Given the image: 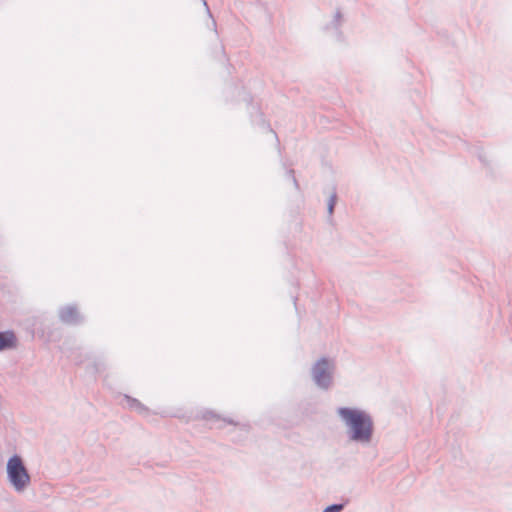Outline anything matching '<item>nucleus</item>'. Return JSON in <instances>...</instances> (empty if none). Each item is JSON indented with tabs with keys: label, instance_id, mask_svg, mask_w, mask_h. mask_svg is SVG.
Instances as JSON below:
<instances>
[{
	"label": "nucleus",
	"instance_id": "1",
	"mask_svg": "<svg viewBox=\"0 0 512 512\" xmlns=\"http://www.w3.org/2000/svg\"><path fill=\"white\" fill-rule=\"evenodd\" d=\"M336 413L346 427L349 442L362 447L372 443L375 426L370 413L358 407L348 406L338 407Z\"/></svg>",
	"mask_w": 512,
	"mask_h": 512
},
{
	"label": "nucleus",
	"instance_id": "2",
	"mask_svg": "<svg viewBox=\"0 0 512 512\" xmlns=\"http://www.w3.org/2000/svg\"><path fill=\"white\" fill-rule=\"evenodd\" d=\"M7 479L16 492H23L31 483V476L23 458L14 453L6 464Z\"/></svg>",
	"mask_w": 512,
	"mask_h": 512
},
{
	"label": "nucleus",
	"instance_id": "3",
	"mask_svg": "<svg viewBox=\"0 0 512 512\" xmlns=\"http://www.w3.org/2000/svg\"><path fill=\"white\" fill-rule=\"evenodd\" d=\"M335 364L326 356L320 357L311 368V378L314 384L323 391H328L333 385Z\"/></svg>",
	"mask_w": 512,
	"mask_h": 512
},
{
	"label": "nucleus",
	"instance_id": "4",
	"mask_svg": "<svg viewBox=\"0 0 512 512\" xmlns=\"http://www.w3.org/2000/svg\"><path fill=\"white\" fill-rule=\"evenodd\" d=\"M60 322L68 326H78L85 322V317L80 313L76 304H68L58 309Z\"/></svg>",
	"mask_w": 512,
	"mask_h": 512
},
{
	"label": "nucleus",
	"instance_id": "5",
	"mask_svg": "<svg viewBox=\"0 0 512 512\" xmlns=\"http://www.w3.org/2000/svg\"><path fill=\"white\" fill-rule=\"evenodd\" d=\"M342 18V12L338 9L334 14L333 19L323 28L325 32L332 31L335 40L340 43L345 42V36L343 31L341 30Z\"/></svg>",
	"mask_w": 512,
	"mask_h": 512
},
{
	"label": "nucleus",
	"instance_id": "6",
	"mask_svg": "<svg viewBox=\"0 0 512 512\" xmlns=\"http://www.w3.org/2000/svg\"><path fill=\"white\" fill-rule=\"evenodd\" d=\"M18 338L13 330L0 331V352L17 347Z\"/></svg>",
	"mask_w": 512,
	"mask_h": 512
},
{
	"label": "nucleus",
	"instance_id": "7",
	"mask_svg": "<svg viewBox=\"0 0 512 512\" xmlns=\"http://www.w3.org/2000/svg\"><path fill=\"white\" fill-rule=\"evenodd\" d=\"M124 400L126 401L128 407L130 409L136 410L141 415H148L149 409L141 403L138 399L130 396V395H124Z\"/></svg>",
	"mask_w": 512,
	"mask_h": 512
},
{
	"label": "nucleus",
	"instance_id": "8",
	"mask_svg": "<svg viewBox=\"0 0 512 512\" xmlns=\"http://www.w3.org/2000/svg\"><path fill=\"white\" fill-rule=\"evenodd\" d=\"M337 199H338V196H337V192H336V187L334 186L333 191H332V193L328 199V202H327V212H328V215L330 218L332 217V215L334 213Z\"/></svg>",
	"mask_w": 512,
	"mask_h": 512
},
{
	"label": "nucleus",
	"instance_id": "9",
	"mask_svg": "<svg viewBox=\"0 0 512 512\" xmlns=\"http://www.w3.org/2000/svg\"><path fill=\"white\" fill-rule=\"evenodd\" d=\"M349 499H345L341 503H333L326 506L322 512H342L344 508L348 505Z\"/></svg>",
	"mask_w": 512,
	"mask_h": 512
},
{
	"label": "nucleus",
	"instance_id": "10",
	"mask_svg": "<svg viewBox=\"0 0 512 512\" xmlns=\"http://www.w3.org/2000/svg\"><path fill=\"white\" fill-rule=\"evenodd\" d=\"M201 1H202L203 5H204V6H205V8H206V12H207L208 16H209V17H211V18H213L212 13H211V11H210V8H209V6H208L207 1H206V0H201ZM212 21H213V25H214V26H216V21H215L214 19H212Z\"/></svg>",
	"mask_w": 512,
	"mask_h": 512
},
{
	"label": "nucleus",
	"instance_id": "11",
	"mask_svg": "<svg viewBox=\"0 0 512 512\" xmlns=\"http://www.w3.org/2000/svg\"><path fill=\"white\" fill-rule=\"evenodd\" d=\"M204 418L205 419H210V418H216V419H219V415H217L216 413H214L213 411H207L205 414H204Z\"/></svg>",
	"mask_w": 512,
	"mask_h": 512
},
{
	"label": "nucleus",
	"instance_id": "12",
	"mask_svg": "<svg viewBox=\"0 0 512 512\" xmlns=\"http://www.w3.org/2000/svg\"><path fill=\"white\" fill-rule=\"evenodd\" d=\"M252 108L257 112L258 116L260 117L262 125H265V120L263 119V113L256 106H252Z\"/></svg>",
	"mask_w": 512,
	"mask_h": 512
},
{
	"label": "nucleus",
	"instance_id": "13",
	"mask_svg": "<svg viewBox=\"0 0 512 512\" xmlns=\"http://www.w3.org/2000/svg\"><path fill=\"white\" fill-rule=\"evenodd\" d=\"M223 421L229 425H238V423L231 418H223Z\"/></svg>",
	"mask_w": 512,
	"mask_h": 512
},
{
	"label": "nucleus",
	"instance_id": "14",
	"mask_svg": "<svg viewBox=\"0 0 512 512\" xmlns=\"http://www.w3.org/2000/svg\"><path fill=\"white\" fill-rule=\"evenodd\" d=\"M286 176L290 179H293V176H295V171L293 169H288L286 171Z\"/></svg>",
	"mask_w": 512,
	"mask_h": 512
},
{
	"label": "nucleus",
	"instance_id": "15",
	"mask_svg": "<svg viewBox=\"0 0 512 512\" xmlns=\"http://www.w3.org/2000/svg\"><path fill=\"white\" fill-rule=\"evenodd\" d=\"M291 180H292V182H293L294 187H295L297 190H299V189H300V185H299V182H298V180L296 179V177H295V176H293V179H291Z\"/></svg>",
	"mask_w": 512,
	"mask_h": 512
},
{
	"label": "nucleus",
	"instance_id": "16",
	"mask_svg": "<svg viewBox=\"0 0 512 512\" xmlns=\"http://www.w3.org/2000/svg\"><path fill=\"white\" fill-rule=\"evenodd\" d=\"M478 158H479L480 162H482L484 165H487L486 158L484 157V155L482 153H479Z\"/></svg>",
	"mask_w": 512,
	"mask_h": 512
},
{
	"label": "nucleus",
	"instance_id": "17",
	"mask_svg": "<svg viewBox=\"0 0 512 512\" xmlns=\"http://www.w3.org/2000/svg\"><path fill=\"white\" fill-rule=\"evenodd\" d=\"M252 101H253L252 96H249V100H248L249 105H252Z\"/></svg>",
	"mask_w": 512,
	"mask_h": 512
},
{
	"label": "nucleus",
	"instance_id": "18",
	"mask_svg": "<svg viewBox=\"0 0 512 512\" xmlns=\"http://www.w3.org/2000/svg\"><path fill=\"white\" fill-rule=\"evenodd\" d=\"M267 127L269 128L270 131H273L270 127V124H267Z\"/></svg>",
	"mask_w": 512,
	"mask_h": 512
}]
</instances>
